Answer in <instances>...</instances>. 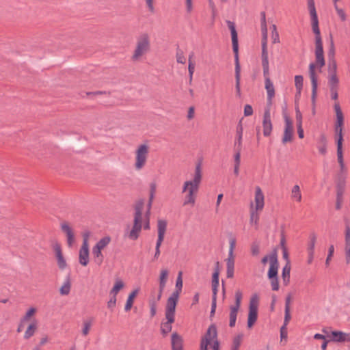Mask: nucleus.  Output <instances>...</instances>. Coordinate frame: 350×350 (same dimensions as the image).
Masks as SVG:
<instances>
[{"mask_svg":"<svg viewBox=\"0 0 350 350\" xmlns=\"http://www.w3.org/2000/svg\"><path fill=\"white\" fill-rule=\"evenodd\" d=\"M291 197L292 198L295 199L297 202H301V193L299 185H296L293 186L291 191Z\"/></svg>","mask_w":350,"mask_h":350,"instance_id":"43","label":"nucleus"},{"mask_svg":"<svg viewBox=\"0 0 350 350\" xmlns=\"http://www.w3.org/2000/svg\"><path fill=\"white\" fill-rule=\"evenodd\" d=\"M195 70V63L189 60L188 65L189 77H193Z\"/></svg>","mask_w":350,"mask_h":350,"instance_id":"64","label":"nucleus"},{"mask_svg":"<svg viewBox=\"0 0 350 350\" xmlns=\"http://www.w3.org/2000/svg\"><path fill=\"white\" fill-rule=\"evenodd\" d=\"M124 282L121 280H116L114 286L110 291V295L116 296L118 292L124 287Z\"/></svg>","mask_w":350,"mask_h":350,"instance_id":"40","label":"nucleus"},{"mask_svg":"<svg viewBox=\"0 0 350 350\" xmlns=\"http://www.w3.org/2000/svg\"><path fill=\"white\" fill-rule=\"evenodd\" d=\"M331 339L329 340L342 342L345 341L350 342L349 334L342 332L341 331H332L331 332Z\"/></svg>","mask_w":350,"mask_h":350,"instance_id":"19","label":"nucleus"},{"mask_svg":"<svg viewBox=\"0 0 350 350\" xmlns=\"http://www.w3.org/2000/svg\"><path fill=\"white\" fill-rule=\"evenodd\" d=\"M61 229L66 235L68 247H72L75 243V234L72 228L67 222H64L61 224Z\"/></svg>","mask_w":350,"mask_h":350,"instance_id":"17","label":"nucleus"},{"mask_svg":"<svg viewBox=\"0 0 350 350\" xmlns=\"http://www.w3.org/2000/svg\"><path fill=\"white\" fill-rule=\"evenodd\" d=\"M167 228V222L165 220L159 219L157 222V230H158V239L157 242L161 243L163 241L165 233Z\"/></svg>","mask_w":350,"mask_h":350,"instance_id":"24","label":"nucleus"},{"mask_svg":"<svg viewBox=\"0 0 350 350\" xmlns=\"http://www.w3.org/2000/svg\"><path fill=\"white\" fill-rule=\"evenodd\" d=\"M116 304V296L112 295V297L110 298L109 301L107 302V307L109 308L113 309Z\"/></svg>","mask_w":350,"mask_h":350,"instance_id":"63","label":"nucleus"},{"mask_svg":"<svg viewBox=\"0 0 350 350\" xmlns=\"http://www.w3.org/2000/svg\"><path fill=\"white\" fill-rule=\"evenodd\" d=\"M279 262L278 260V254L275 249L271 253L270 266L267 273L268 278L278 277Z\"/></svg>","mask_w":350,"mask_h":350,"instance_id":"13","label":"nucleus"},{"mask_svg":"<svg viewBox=\"0 0 350 350\" xmlns=\"http://www.w3.org/2000/svg\"><path fill=\"white\" fill-rule=\"evenodd\" d=\"M90 236V231H85L83 232L82 237H83V243L82 245L89 246L88 241Z\"/></svg>","mask_w":350,"mask_h":350,"instance_id":"60","label":"nucleus"},{"mask_svg":"<svg viewBox=\"0 0 350 350\" xmlns=\"http://www.w3.org/2000/svg\"><path fill=\"white\" fill-rule=\"evenodd\" d=\"M327 138L325 135H321L317 144V148L320 154L325 155L327 153Z\"/></svg>","mask_w":350,"mask_h":350,"instance_id":"30","label":"nucleus"},{"mask_svg":"<svg viewBox=\"0 0 350 350\" xmlns=\"http://www.w3.org/2000/svg\"><path fill=\"white\" fill-rule=\"evenodd\" d=\"M291 319V313H290V309L285 308V310H284V320L283 325L287 326V325L288 324Z\"/></svg>","mask_w":350,"mask_h":350,"instance_id":"58","label":"nucleus"},{"mask_svg":"<svg viewBox=\"0 0 350 350\" xmlns=\"http://www.w3.org/2000/svg\"><path fill=\"white\" fill-rule=\"evenodd\" d=\"M295 118L297 125H302V114L298 107H295Z\"/></svg>","mask_w":350,"mask_h":350,"instance_id":"56","label":"nucleus"},{"mask_svg":"<svg viewBox=\"0 0 350 350\" xmlns=\"http://www.w3.org/2000/svg\"><path fill=\"white\" fill-rule=\"evenodd\" d=\"M265 88L267 93L268 105H271L272 99L275 96V89L272 81L271 80H267V82H265Z\"/></svg>","mask_w":350,"mask_h":350,"instance_id":"27","label":"nucleus"},{"mask_svg":"<svg viewBox=\"0 0 350 350\" xmlns=\"http://www.w3.org/2000/svg\"><path fill=\"white\" fill-rule=\"evenodd\" d=\"M202 178L201 163H197L195 169L193 178L191 180H187L184 183L183 192H187L183 205H194L196 202V195L198 192Z\"/></svg>","mask_w":350,"mask_h":350,"instance_id":"1","label":"nucleus"},{"mask_svg":"<svg viewBox=\"0 0 350 350\" xmlns=\"http://www.w3.org/2000/svg\"><path fill=\"white\" fill-rule=\"evenodd\" d=\"M243 297L242 293L240 290H238L235 293V303L234 305L230 307V321H229V326L230 327H233L235 326L237 317L238 314V311L241 306V299Z\"/></svg>","mask_w":350,"mask_h":350,"instance_id":"9","label":"nucleus"},{"mask_svg":"<svg viewBox=\"0 0 350 350\" xmlns=\"http://www.w3.org/2000/svg\"><path fill=\"white\" fill-rule=\"evenodd\" d=\"M150 47L149 36L147 33L142 34L137 40L136 48L132 56L133 61L138 60L142 55L149 51Z\"/></svg>","mask_w":350,"mask_h":350,"instance_id":"5","label":"nucleus"},{"mask_svg":"<svg viewBox=\"0 0 350 350\" xmlns=\"http://www.w3.org/2000/svg\"><path fill=\"white\" fill-rule=\"evenodd\" d=\"M243 337L244 334L239 333L233 338L231 350H239Z\"/></svg>","mask_w":350,"mask_h":350,"instance_id":"35","label":"nucleus"},{"mask_svg":"<svg viewBox=\"0 0 350 350\" xmlns=\"http://www.w3.org/2000/svg\"><path fill=\"white\" fill-rule=\"evenodd\" d=\"M235 154L234 156V165H240L241 163V151L242 148H234Z\"/></svg>","mask_w":350,"mask_h":350,"instance_id":"54","label":"nucleus"},{"mask_svg":"<svg viewBox=\"0 0 350 350\" xmlns=\"http://www.w3.org/2000/svg\"><path fill=\"white\" fill-rule=\"evenodd\" d=\"M92 319L87 320L83 322V328L82 329V334L84 336H87L89 334L90 329L92 326Z\"/></svg>","mask_w":350,"mask_h":350,"instance_id":"52","label":"nucleus"},{"mask_svg":"<svg viewBox=\"0 0 350 350\" xmlns=\"http://www.w3.org/2000/svg\"><path fill=\"white\" fill-rule=\"evenodd\" d=\"M262 128L264 136H269L271 133L273 126L271 120L270 109L269 108L265 109L263 114Z\"/></svg>","mask_w":350,"mask_h":350,"instance_id":"15","label":"nucleus"},{"mask_svg":"<svg viewBox=\"0 0 350 350\" xmlns=\"http://www.w3.org/2000/svg\"><path fill=\"white\" fill-rule=\"evenodd\" d=\"M308 6L311 17L312 27H319V20L314 0H308Z\"/></svg>","mask_w":350,"mask_h":350,"instance_id":"18","label":"nucleus"},{"mask_svg":"<svg viewBox=\"0 0 350 350\" xmlns=\"http://www.w3.org/2000/svg\"><path fill=\"white\" fill-rule=\"evenodd\" d=\"M227 25L230 30L232 36V50L234 53V62H235V88L238 96L241 95V67L239 60V44H238V36L235 29V25L233 22L227 21Z\"/></svg>","mask_w":350,"mask_h":350,"instance_id":"2","label":"nucleus"},{"mask_svg":"<svg viewBox=\"0 0 350 350\" xmlns=\"http://www.w3.org/2000/svg\"><path fill=\"white\" fill-rule=\"evenodd\" d=\"M332 1L334 2V8L336 9L337 14L340 16L341 21H346L347 17H346V14H345L344 10L342 9L339 8L337 5V2L339 0H332Z\"/></svg>","mask_w":350,"mask_h":350,"instance_id":"49","label":"nucleus"},{"mask_svg":"<svg viewBox=\"0 0 350 350\" xmlns=\"http://www.w3.org/2000/svg\"><path fill=\"white\" fill-rule=\"evenodd\" d=\"M243 131V128L241 120L237 126L236 139L234 144V148H242Z\"/></svg>","mask_w":350,"mask_h":350,"instance_id":"25","label":"nucleus"},{"mask_svg":"<svg viewBox=\"0 0 350 350\" xmlns=\"http://www.w3.org/2000/svg\"><path fill=\"white\" fill-rule=\"evenodd\" d=\"M138 293H139V289L137 288V289H135L134 291H133L129 295V297H128V299L126 300V303L125 307H124V310L126 312H128L131 309L133 304L134 299H135V297L137 295Z\"/></svg>","mask_w":350,"mask_h":350,"instance_id":"32","label":"nucleus"},{"mask_svg":"<svg viewBox=\"0 0 350 350\" xmlns=\"http://www.w3.org/2000/svg\"><path fill=\"white\" fill-rule=\"evenodd\" d=\"M156 192V185L154 183H152L150 185V196H149V200L148 203V209L150 210L152 206V203L153 201V199L154 198V194Z\"/></svg>","mask_w":350,"mask_h":350,"instance_id":"47","label":"nucleus"},{"mask_svg":"<svg viewBox=\"0 0 350 350\" xmlns=\"http://www.w3.org/2000/svg\"><path fill=\"white\" fill-rule=\"evenodd\" d=\"M261 59L262 66L263 69V76L265 77V82H267V80H271L269 77V59L268 57H261Z\"/></svg>","mask_w":350,"mask_h":350,"instance_id":"34","label":"nucleus"},{"mask_svg":"<svg viewBox=\"0 0 350 350\" xmlns=\"http://www.w3.org/2000/svg\"><path fill=\"white\" fill-rule=\"evenodd\" d=\"M290 272H291V265L290 260L286 262V265L283 267L282 278L283 280V283L285 286H287L290 281Z\"/></svg>","mask_w":350,"mask_h":350,"instance_id":"31","label":"nucleus"},{"mask_svg":"<svg viewBox=\"0 0 350 350\" xmlns=\"http://www.w3.org/2000/svg\"><path fill=\"white\" fill-rule=\"evenodd\" d=\"M284 120L285 127L284 131V135L282 140L284 144L292 141L293 133V125L292 120L286 115L284 116Z\"/></svg>","mask_w":350,"mask_h":350,"instance_id":"14","label":"nucleus"},{"mask_svg":"<svg viewBox=\"0 0 350 350\" xmlns=\"http://www.w3.org/2000/svg\"><path fill=\"white\" fill-rule=\"evenodd\" d=\"M334 110H335L336 115V121L334 124V128L343 129L344 116H343L342 111L341 110L340 104L338 103H335Z\"/></svg>","mask_w":350,"mask_h":350,"instance_id":"21","label":"nucleus"},{"mask_svg":"<svg viewBox=\"0 0 350 350\" xmlns=\"http://www.w3.org/2000/svg\"><path fill=\"white\" fill-rule=\"evenodd\" d=\"M182 272L180 271L178 274V277L176 278V291L174 292H178V295H180V293H181L182 288H183V279H182Z\"/></svg>","mask_w":350,"mask_h":350,"instance_id":"48","label":"nucleus"},{"mask_svg":"<svg viewBox=\"0 0 350 350\" xmlns=\"http://www.w3.org/2000/svg\"><path fill=\"white\" fill-rule=\"evenodd\" d=\"M327 58L328 60L335 59V46L332 35H330V44L327 52Z\"/></svg>","mask_w":350,"mask_h":350,"instance_id":"45","label":"nucleus"},{"mask_svg":"<svg viewBox=\"0 0 350 350\" xmlns=\"http://www.w3.org/2000/svg\"><path fill=\"white\" fill-rule=\"evenodd\" d=\"M111 241V238L108 236L102 238L100 240H99L96 244L94 246V247L99 249V250H103L105 247H107Z\"/></svg>","mask_w":350,"mask_h":350,"instance_id":"39","label":"nucleus"},{"mask_svg":"<svg viewBox=\"0 0 350 350\" xmlns=\"http://www.w3.org/2000/svg\"><path fill=\"white\" fill-rule=\"evenodd\" d=\"M54 251L57 260V265L60 269H64L67 265L66 260L64 258L61 245L59 243H56L54 245Z\"/></svg>","mask_w":350,"mask_h":350,"instance_id":"20","label":"nucleus"},{"mask_svg":"<svg viewBox=\"0 0 350 350\" xmlns=\"http://www.w3.org/2000/svg\"><path fill=\"white\" fill-rule=\"evenodd\" d=\"M270 280L271 288L273 291H278L279 289V282L278 278H268Z\"/></svg>","mask_w":350,"mask_h":350,"instance_id":"55","label":"nucleus"},{"mask_svg":"<svg viewBox=\"0 0 350 350\" xmlns=\"http://www.w3.org/2000/svg\"><path fill=\"white\" fill-rule=\"evenodd\" d=\"M37 329V325L35 322L31 323L27 327V330L25 332L24 334V338L25 339H29L31 336H33L36 330Z\"/></svg>","mask_w":350,"mask_h":350,"instance_id":"41","label":"nucleus"},{"mask_svg":"<svg viewBox=\"0 0 350 350\" xmlns=\"http://www.w3.org/2000/svg\"><path fill=\"white\" fill-rule=\"evenodd\" d=\"M343 192H344V190L342 187H338L337 188L336 203V208L337 210H339L341 208Z\"/></svg>","mask_w":350,"mask_h":350,"instance_id":"44","label":"nucleus"},{"mask_svg":"<svg viewBox=\"0 0 350 350\" xmlns=\"http://www.w3.org/2000/svg\"><path fill=\"white\" fill-rule=\"evenodd\" d=\"M169 272L167 269H162L159 276V293L157 297V299L160 300L162 293L165 287Z\"/></svg>","mask_w":350,"mask_h":350,"instance_id":"23","label":"nucleus"},{"mask_svg":"<svg viewBox=\"0 0 350 350\" xmlns=\"http://www.w3.org/2000/svg\"><path fill=\"white\" fill-rule=\"evenodd\" d=\"M219 262L217 261L215 263V271L213 273L212 280H219Z\"/></svg>","mask_w":350,"mask_h":350,"instance_id":"59","label":"nucleus"},{"mask_svg":"<svg viewBox=\"0 0 350 350\" xmlns=\"http://www.w3.org/2000/svg\"><path fill=\"white\" fill-rule=\"evenodd\" d=\"M256 209L261 210L264 206V195L259 187L256 188L255 191Z\"/></svg>","mask_w":350,"mask_h":350,"instance_id":"26","label":"nucleus"},{"mask_svg":"<svg viewBox=\"0 0 350 350\" xmlns=\"http://www.w3.org/2000/svg\"><path fill=\"white\" fill-rule=\"evenodd\" d=\"M167 322L163 323L161 327V331L163 336L167 335L172 330V323L175 321V317H165Z\"/></svg>","mask_w":350,"mask_h":350,"instance_id":"29","label":"nucleus"},{"mask_svg":"<svg viewBox=\"0 0 350 350\" xmlns=\"http://www.w3.org/2000/svg\"><path fill=\"white\" fill-rule=\"evenodd\" d=\"M327 71L328 76L337 75V63L336 59L328 60Z\"/></svg>","mask_w":350,"mask_h":350,"instance_id":"38","label":"nucleus"},{"mask_svg":"<svg viewBox=\"0 0 350 350\" xmlns=\"http://www.w3.org/2000/svg\"><path fill=\"white\" fill-rule=\"evenodd\" d=\"M251 252L253 256H258L260 252L259 245L257 243H253L251 245Z\"/></svg>","mask_w":350,"mask_h":350,"instance_id":"57","label":"nucleus"},{"mask_svg":"<svg viewBox=\"0 0 350 350\" xmlns=\"http://www.w3.org/2000/svg\"><path fill=\"white\" fill-rule=\"evenodd\" d=\"M327 79L329 90L338 89L339 79L337 75L328 76Z\"/></svg>","mask_w":350,"mask_h":350,"instance_id":"36","label":"nucleus"},{"mask_svg":"<svg viewBox=\"0 0 350 350\" xmlns=\"http://www.w3.org/2000/svg\"><path fill=\"white\" fill-rule=\"evenodd\" d=\"M258 319V297L253 296L250 302L247 318V327L252 328Z\"/></svg>","mask_w":350,"mask_h":350,"instance_id":"10","label":"nucleus"},{"mask_svg":"<svg viewBox=\"0 0 350 350\" xmlns=\"http://www.w3.org/2000/svg\"><path fill=\"white\" fill-rule=\"evenodd\" d=\"M71 287V283L70 280V277L68 276L66 282L64 283L62 286L60 288V294L62 295H67L70 293Z\"/></svg>","mask_w":350,"mask_h":350,"instance_id":"42","label":"nucleus"},{"mask_svg":"<svg viewBox=\"0 0 350 350\" xmlns=\"http://www.w3.org/2000/svg\"><path fill=\"white\" fill-rule=\"evenodd\" d=\"M345 242L347 247H349V246H350V227L349 226H346Z\"/></svg>","mask_w":350,"mask_h":350,"instance_id":"61","label":"nucleus"},{"mask_svg":"<svg viewBox=\"0 0 350 350\" xmlns=\"http://www.w3.org/2000/svg\"><path fill=\"white\" fill-rule=\"evenodd\" d=\"M229 251H228V256L226 261V276L228 278H232L234 276V260L235 256L234 255V250L236 246V239L235 238H230L229 240Z\"/></svg>","mask_w":350,"mask_h":350,"instance_id":"6","label":"nucleus"},{"mask_svg":"<svg viewBox=\"0 0 350 350\" xmlns=\"http://www.w3.org/2000/svg\"><path fill=\"white\" fill-rule=\"evenodd\" d=\"M144 202L143 200H139L135 206V214L133 226L128 233V237L131 240H137L139 236L142 228V211Z\"/></svg>","mask_w":350,"mask_h":350,"instance_id":"3","label":"nucleus"},{"mask_svg":"<svg viewBox=\"0 0 350 350\" xmlns=\"http://www.w3.org/2000/svg\"><path fill=\"white\" fill-rule=\"evenodd\" d=\"M149 153V146L146 144H141L138 146L135 152V163L136 170H141L146 164V159Z\"/></svg>","mask_w":350,"mask_h":350,"instance_id":"7","label":"nucleus"},{"mask_svg":"<svg viewBox=\"0 0 350 350\" xmlns=\"http://www.w3.org/2000/svg\"><path fill=\"white\" fill-rule=\"evenodd\" d=\"M303 77L301 75H296L295 77V85L298 94L301 93L303 88Z\"/></svg>","mask_w":350,"mask_h":350,"instance_id":"46","label":"nucleus"},{"mask_svg":"<svg viewBox=\"0 0 350 350\" xmlns=\"http://www.w3.org/2000/svg\"><path fill=\"white\" fill-rule=\"evenodd\" d=\"M172 350H183V339L176 332L172 335Z\"/></svg>","mask_w":350,"mask_h":350,"instance_id":"28","label":"nucleus"},{"mask_svg":"<svg viewBox=\"0 0 350 350\" xmlns=\"http://www.w3.org/2000/svg\"><path fill=\"white\" fill-rule=\"evenodd\" d=\"M267 42V36H265V37L262 36V54H261V57H268Z\"/></svg>","mask_w":350,"mask_h":350,"instance_id":"51","label":"nucleus"},{"mask_svg":"<svg viewBox=\"0 0 350 350\" xmlns=\"http://www.w3.org/2000/svg\"><path fill=\"white\" fill-rule=\"evenodd\" d=\"M92 255L94 262L100 266L103 263L104 260V256L102 253V250L93 247Z\"/></svg>","mask_w":350,"mask_h":350,"instance_id":"33","label":"nucleus"},{"mask_svg":"<svg viewBox=\"0 0 350 350\" xmlns=\"http://www.w3.org/2000/svg\"><path fill=\"white\" fill-rule=\"evenodd\" d=\"M253 114V109L250 105H245L244 107V116H250Z\"/></svg>","mask_w":350,"mask_h":350,"instance_id":"62","label":"nucleus"},{"mask_svg":"<svg viewBox=\"0 0 350 350\" xmlns=\"http://www.w3.org/2000/svg\"><path fill=\"white\" fill-rule=\"evenodd\" d=\"M217 327L214 324H212L208 328L205 335L202 338L201 343L207 342V345H209L211 341H215L217 339Z\"/></svg>","mask_w":350,"mask_h":350,"instance_id":"16","label":"nucleus"},{"mask_svg":"<svg viewBox=\"0 0 350 350\" xmlns=\"http://www.w3.org/2000/svg\"><path fill=\"white\" fill-rule=\"evenodd\" d=\"M36 308H29L27 310V312H26V314H25V316L21 319L22 323H25V322L29 321L30 317L31 316H33L36 313Z\"/></svg>","mask_w":350,"mask_h":350,"instance_id":"53","label":"nucleus"},{"mask_svg":"<svg viewBox=\"0 0 350 350\" xmlns=\"http://www.w3.org/2000/svg\"><path fill=\"white\" fill-rule=\"evenodd\" d=\"M317 240L315 233L312 232L309 236V241L308 243L307 251L308 253H314V247Z\"/></svg>","mask_w":350,"mask_h":350,"instance_id":"37","label":"nucleus"},{"mask_svg":"<svg viewBox=\"0 0 350 350\" xmlns=\"http://www.w3.org/2000/svg\"><path fill=\"white\" fill-rule=\"evenodd\" d=\"M342 128H334L335 139L337 145V157L338 161L341 168L344 167L343 155H342V142L343 135Z\"/></svg>","mask_w":350,"mask_h":350,"instance_id":"11","label":"nucleus"},{"mask_svg":"<svg viewBox=\"0 0 350 350\" xmlns=\"http://www.w3.org/2000/svg\"><path fill=\"white\" fill-rule=\"evenodd\" d=\"M179 298L178 292H173L167 299L165 308V317H175L176 306Z\"/></svg>","mask_w":350,"mask_h":350,"instance_id":"12","label":"nucleus"},{"mask_svg":"<svg viewBox=\"0 0 350 350\" xmlns=\"http://www.w3.org/2000/svg\"><path fill=\"white\" fill-rule=\"evenodd\" d=\"M309 75L312 84L311 102L312 105V113H314L316 99L317 96L318 82L317 76L315 72V65L314 64H310L309 65Z\"/></svg>","mask_w":350,"mask_h":350,"instance_id":"8","label":"nucleus"},{"mask_svg":"<svg viewBox=\"0 0 350 350\" xmlns=\"http://www.w3.org/2000/svg\"><path fill=\"white\" fill-rule=\"evenodd\" d=\"M79 263L86 266L89 262V246L81 245L79 254Z\"/></svg>","mask_w":350,"mask_h":350,"instance_id":"22","label":"nucleus"},{"mask_svg":"<svg viewBox=\"0 0 350 350\" xmlns=\"http://www.w3.org/2000/svg\"><path fill=\"white\" fill-rule=\"evenodd\" d=\"M176 58L177 62L179 64H185L186 62V59L184 56V53L181 49H179V47H178L176 50Z\"/></svg>","mask_w":350,"mask_h":350,"instance_id":"50","label":"nucleus"},{"mask_svg":"<svg viewBox=\"0 0 350 350\" xmlns=\"http://www.w3.org/2000/svg\"><path fill=\"white\" fill-rule=\"evenodd\" d=\"M314 33L315 34V57H316V64L315 67L317 66L320 68V69L323 67L325 64L324 55H323V46L322 38L321 36L319 27H312Z\"/></svg>","mask_w":350,"mask_h":350,"instance_id":"4","label":"nucleus"}]
</instances>
